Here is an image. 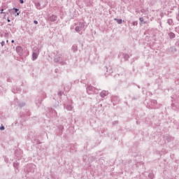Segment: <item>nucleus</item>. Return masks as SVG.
Here are the masks:
<instances>
[{
  "label": "nucleus",
  "mask_w": 179,
  "mask_h": 179,
  "mask_svg": "<svg viewBox=\"0 0 179 179\" xmlns=\"http://www.w3.org/2000/svg\"><path fill=\"white\" fill-rule=\"evenodd\" d=\"M34 23L35 24H38V22H37L36 20H34Z\"/></svg>",
  "instance_id": "12"
},
{
  "label": "nucleus",
  "mask_w": 179,
  "mask_h": 179,
  "mask_svg": "<svg viewBox=\"0 0 179 179\" xmlns=\"http://www.w3.org/2000/svg\"><path fill=\"white\" fill-rule=\"evenodd\" d=\"M20 3H24V1L23 0H20Z\"/></svg>",
  "instance_id": "15"
},
{
  "label": "nucleus",
  "mask_w": 179,
  "mask_h": 179,
  "mask_svg": "<svg viewBox=\"0 0 179 179\" xmlns=\"http://www.w3.org/2000/svg\"><path fill=\"white\" fill-rule=\"evenodd\" d=\"M3 10H4L3 8H1V13H1V15H5V12H3Z\"/></svg>",
  "instance_id": "9"
},
{
  "label": "nucleus",
  "mask_w": 179,
  "mask_h": 179,
  "mask_svg": "<svg viewBox=\"0 0 179 179\" xmlns=\"http://www.w3.org/2000/svg\"><path fill=\"white\" fill-rule=\"evenodd\" d=\"M135 23H136V22H134V25H135Z\"/></svg>",
  "instance_id": "21"
},
{
  "label": "nucleus",
  "mask_w": 179,
  "mask_h": 179,
  "mask_svg": "<svg viewBox=\"0 0 179 179\" xmlns=\"http://www.w3.org/2000/svg\"><path fill=\"white\" fill-rule=\"evenodd\" d=\"M14 166H17V164H14Z\"/></svg>",
  "instance_id": "19"
},
{
  "label": "nucleus",
  "mask_w": 179,
  "mask_h": 179,
  "mask_svg": "<svg viewBox=\"0 0 179 179\" xmlns=\"http://www.w3.org/2000/svg\"><path fill=\"white\" fill-rule=\"evenodd\" d=\"M0 129H1V131H3V129H5V127L1 126V127H0Z\"/></svg>",
  "instance_id": "10"
},
{
  "label": "nucleus",
  "mask_w": 179,
  "mask_h": 179,
  "mask_svg": "<svg viewBox=\"0 0 179 179\" xmlns=\"http://www.w3.org/2000/svg\"><path fill=\"white\" fill-rule=\"evenodd\" d=\"M85 24H83V22H80V26L76 27V31H77V33H79V34H82V30H83Z\"/></svg>",
  "instance_id": "1"
},
{
  "label": "nucleus",
  "mask_w": 179,
  "mask_h": 179,
  "mask_svg": "<svg viewBox=\"0 0 179 179\" xmlns=\"http://www.w3.org/2000/svg\"><path fill=\"white\" fill-rule=\"evenodd\" d=\"M13 9L15 11V13H17V16H19L20 13H17V12H19V9H17V8H13Z\"/></svg>",
  "instance_id": "7"
},
{
  "label": "nucleus",
  "mask_w": 179,
  "mask_h": 179,
  "mask_svg": "<svg viewBox=\"0 0 179 179\" xmlns=\"http://www.w3.org/2000/svg\"><path fill=\"white\" fill-rule=\"evenodd\" d=\"M57 17L56 15H52L50 17V20H52V22H55V20H57Z\"/></svg>",
  "instance_id": "4"
},
{
  "label": "nucleus",
  "mask_w": 179,
  "mask_h": 179,
  "mask_svg": "<svg viewBox=\"0 0 179 179\" xmlns=\"http://www.w3.org/2000/svg\"><path fill=\"white\" fill-rule=\"evenodd\" d=\"M87 92H89V90H93V87H92V86L87 87Z\"/></svg>",
  "instance_id": "8"
},
{
  "label": "nucleus",
  "mask_w": 179,
  "mask_h": 179,
  "mask_svg": "<svg viewBox=\"0 0 179 179\" xmlns=\"http://www.w3.org/2000/svg\"><path fill=\"white\" fill-rule=\"evenodd\" d=\"M107 94H108V92H107V91H102L100 93L101 97H106V96H107Z\"/></svg>",
  "instance_id": "2"
},
{
  "label": "nucleus",
  "mask_w": 179,
  "mask_h": 179,
  "mask_svg": "<svg viewBox=\"0 0 179 179\" xmlns=\"http://www.w3.org/2000/svg\"><path fill=\"white\" fill-rule=\"evenodd\" d=\"M169 36L170 38H174V37H176V34H174L173 32L169 33Z\"/></svg>",
  "instance_id": "5"
},
{
  "label": "nucleus",
  "mask_w": 179,
  "mask_h": 179,
  "mask_svg": "<svg viewBox=\"0 0 179 179\" xmlns=\"http://www.w3.org/2000/svg\"><path fill=\"white\" fill-rule=\"evenodd\" d=\"M9 42V41H6V43H8Z\"/></svg>",
  "instance_id": "20"
},
{
  "label": "nucleus",
  "mask_w": 179,
  "mask_h": 179,
  "mask_svg": "<svg viewBox=\"0 0 179 179\" xmlns=\"http://www.w3.org/2000/svg\"><path fill=\"white\" fill-rule=\"evenodd\" d=\"M38 57V53L34 52L33 55H32L33 61H35V59Z\"/></svg>",
  "instance_id": "3"
},
{
  "label": "nucleus",
  "mask_w": 179,
  "mask_h": 179,
  "mask_svg": "<svg viewBox=\"0 0 179 179\" xmlns=\"http://www.w3.org/2000/svg\"><path fill=\"white\" fill-rule=\"evenodd\" d=\"M5 17H6V13H5V14H3V19H5Z\"/></svg>",
  "instance_id": "16"
},
{
  "label": "nucleus",
  "mask_w": 179,
  "mask_h": 179,
  "mask_svg": "<svg viewBox=\"0 0 179 179\" xmlns=\"http://www.w3.org/2000/svg\"><path fill=\"white\" fill-rule=\"evenodd\" d=\"M1 45H2V47H3V45H5V42L4 41L1 42Z\"/></svg>",
  "instance_id": "13"
},
{
  "label": "nucleus",
  "mask_w": 179,
  "mask_h": 179,
  "mask_svg": "<svg viewBox=\"0 0 179 179\" xmlns=\"http://www.w3.org/2000/svg\"><path fill=\"white\" fill-rule=\"evenodd\" d=\"M67 110H72V106H69L67 108Z\"/></svg>",
  "instance_id": "14"
},
{
  "label": "nucleus",
  "mask_w": 179,
  "mask_h": 179,
  "mask_svg": "<svg viewBox=\"0 0 179 179\" xmlns=\"http://www.w3.org/2000/svg\"><path fill=\"white\" fill-rule=\"evenodd\" d=\"M115 20H116V22H117L118 24H122V20H119V19L115 18Z\"/></svg>",
  "instance_id": "6"
},
{
  "label": "nucleus",
  "mask_w": 179,
  "mask_h": 179,
  "mask_svg": "<svg viewBox=\"0 0 179 179\" xmlns=\"http://www.w3.org/2000/svg\"><path fill=\"white\" fill-rule=\"evenodd\" d=\"M139 20H140V22H143V17H140Z\"/></svg>",
  "instance_id": "11"
},
{
  "label": "nucleus",
  "mask_w": 179,
  "mask_h": 179,
  "mask_svg": "<svg viewBox=\"0 0 179 179\" xmlns=\"http://www.w3.org/2000/svg\"><path fill=\"white\" fill-rule=\"evenodd\" d=\"M7 21L9 22H10V20H9V18H8Z\"/></svg>",
  "instance_id": "17"
},
{
  "label": "nucleus",
  "mask_w": 179,
  "mask_h": 179,
  "mask_svg": "<svg viewBox=\"0 0 179 179\" xmlns=\"http://www.w3.org/2000/svg\"><path fill=\"white\" fill-rule=\"evenodd\" d=\"M11 43H15V41H14V40H12V41H11Z\"/></svg>",
  "instance_id": "18"
}]
</instances>
